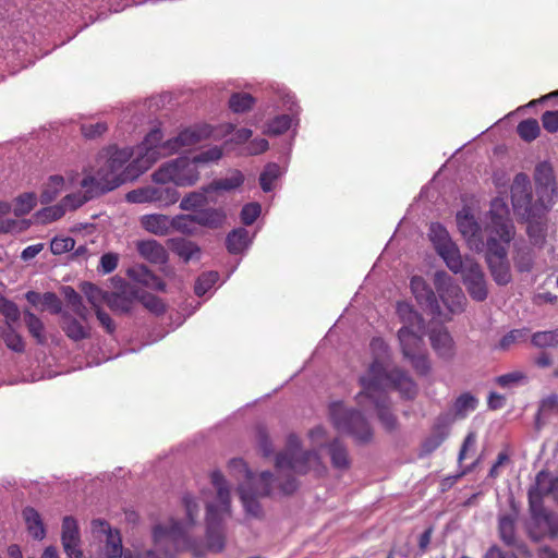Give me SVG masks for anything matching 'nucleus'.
Masks as SVG:
<instances>
[{
    "label": "nucleus",
    "mask_w": 558,
    "mask_h": 558,
    "mask_svg": "<svg viewBox=\"0 0 558 558\" xmlns=\"http://www.w3.org/2000/svg\"><path fill=\"white\" fill-rule=\"evenodd\" d=\"M211 483L217 490L219 505L208 504L206 514L207 544L192 536L199 505L190 495L182 499L186 521L171 519L168 524H157L153 529L155 548L146 553V558H175L174 553L189 551L202 558L206 551L220 553L225 548L223 517L230 512V492L223 474L219 470L211 473Z\"/></svg>",
    "instance_id": "obj_1"
},
{
    "label": "nucleus",
    "mask_w": 558,
    "mask_h": 558,
    "mask_svg": "<svg viewBox=\"0 0 558 558\" xmlns=\"http://www.w3.org/2000/svg\"><path fill=\"white\" fill-rule=\"evenodd\" d=\"M384 379L380 364H373L368 374L360 377L362 390L356 396V401L364 409L368 404L375 407L381 425L387 432L392 433L398 428V421L391 412L387 389H395L390 384H384Z\"/></svg>",
    "instance_id": "obj_2"
},
{
    "label": "nucleus",
    "mask_w": 558,
    "mask_h": 558,
    "mask_svg": "<svg viewBox=\"0 0 558 558\" xmlns=\"http://www.w3.org/2000/svg\"><path fill=\"white\" fill-rule=\"evenodd\" d=\"M131 156L132 153L129 148H114L110 151L107 159L104 160V165L98 167L96 174H94L100 194L111 192L128 180L137 178L149 167L146 165L140 168L138 165L143 160H134L129 163Z\"/></svg>",
    "instance_id": "obj_3"
},
{
    "label": "nucleus",
    "mask_w": 558,
    "mask_h": 558,
    "mask_svg": "<svg viewBox=\"0 0 558 558\" xmlns=\"http://www.w3.org/2000/svg\"><path fill=\"white\" fill-rule=\"evenodd\" d=\"M438 255L456 274L462 275L471 299L484 301L488 295L487 281L481 265L469 256L462 257L459 246H435Z\"/></svg>",
    "instance_id": "obj_4"
},
{
    "label": "nucleus",
    "mask_w": 558,
    "mask_h": 558,
    "mask_svg": "<svg viewBox=\"0 0 558 558\" xmlns=\"http://www.w3.org/2000/svg\"><path fill=\"white\" fill-rule=\"evenodd\" d=\"M369 349L373 354V362L369 364L364 375L368 374L373 364L379 363L384 372V384H390L392 388L399 392L400 397L405 400H414L417 396L418 388L413 378L399 367H393L390 371H387L385 367L384 360L388 357L389 353L387 342L381 337L372 338Z\"/></svg>",
    "instance_id": "obj_5"
},
{
    "label": "nucleus",
    "mask_w": 558,
    "mask_h": 558,
    "mask_svg": "<svg viewBox=\"0 0 558 558\" xmlns=\"http://www.w3.org/2000/svg\"><path fill=\"white\" fill-rule=\"evenodd\" d=\"M276 468L279 471L292 470L298 474H306L314 470L318 474L326 471L319 454L315 450L300 449V439L295 434H290L287 439V448L276 458Z\"/></svg>",
    "instance_id": "obj_6"
},
{
    "label": "nucleus",
    "mask_w": 558,
    "mask_h": 558,
    "mask_svg": "<svg viewBox=\"0 0 558 558\" xmlns=\"http://www.w3.org/2000/svg\"><path fill=\"white\" fill-rule=\"evenodd\" d=\"M329 416L337 432L352 436L359 444L371 441L372 428L360 411L345 408L341 401H335L329 405Z\"/></svg>",
    "instance_id": "obj_7"
},
{
    "label": "nucleus",
    "mask_w": 558,
    "mask_h": 558,
    "mask_svg": "<svg viewBox=\"0 0 558 558\" xmlns=\"http://www.w3.org/2000/svg\"><path fill=\"white\" fill-rule=\"evenodd\" d=\"M486 244H510L515 230L509 217V207L502 199H494L490 204L489 220L485 226Z\"/></svg>",
    "instance_id": "obj_8"
},
{
    "label": "nucleus",
    "mask_w": 558,
    "mask_h": 558,
    "mask_svg": "<svg viewBox=\"0 0 558 558\" xmlns=\"http://www.w3.org/2000/svg\"><path fill=\"white\" fill-rule=\"evenodd\" d=\"M153 179L159 184L172 182L177 186H191L199 179V171L194 157L191 160L187 158H178L160 166L159 169L154 172Z\"/></svg>",
    "instance_id": "obj_9"
},
{
    "label": "nucleus",
    "mask_w": 558,
    "mask_h": 558,
    "mask_svg": "<svg viewBox=\"0 0 558 558\" xmlns=\"http://www.w3.org/2000/svg\"><path fill=\"white\" fill-rule=\"evenodd\" d=\"M397 336L403 357L420 375H426L430 369V364L424 351L423 331L401 327Z\"/></svg>",
    "instance_id": "obj_10"
},
{
    "label": "nucleus",
    "mask_w": 558,
    "mask_h": 558,
    "mask_svg": "<svg viewBox=\"0 0 558 558\" xmlns=\"http://www.w3.org/2000/svg\"><path fill=\"white\" fill-rule=\"evenodd\" d=\"M92 535L100 542L97 558H142L132 553H123L122 539L118 530H112L110 524L100 519L90 522Z\"/></svg>",
    "instance_id": "obj_11"
},
{
    "label": "nucleus",
    "mask_w": 558,
    "mask_h": 558,
    "mask_svg": "<svg viewBox=\"0 0 558 558\" xmlns=\"http://www.w3.org/2000/svg\"><path fill=\"white\" fill-rule=\"evenodd\" d=\"M274 481V474L264 471L258 474L257 482L254 484L239 486L240 498L250 515L254 518H260L263 515V509L258 499L271 495V484Z\"/></svg>",
    "instance_id": "obj_12"
},
{
    "label": "nucleus",
    "mask_w": 558,
    "mask_h": 558,
    "mask_svg": "<svg viewBox=\"0 0 558 558\" xmlns=\"http://www.w3.org/2000/svg\"><path fill=\"white\" fill-rule=\"evenodd\" d=\"M434 286L441 302L452 314L463 311L466 299L461 288L452 282L451 277L446 271L434 274Z\"/></svg>",
    "instance_id": "obj_13"
},
{
    "label": "nucleus",
    "mask_w": 558,
    "mask_h": 558,
    "mask_svg": "<svg viewBox=\"0 0 558 558\" xmlns=\"http://www.w3.org/2000/svg\"><path fill=\"white\" fill-rule=\"evenodd\" d=\"M511 201L513 210L523 219L534 217V205L532 204L531 180L524 172L515 174L511 185Z\"/></svg>",
    "instance_id": "obj_14"
},
{
    "label": "nucleus",
    "mask_w": 558,
    "mask_h": 558,
    "mask_svg": "<svg viewBox=\"0 0 558 558\" xmlns=\"http://www.w3.org/2000/svg\"><path fill=\"white\" fill-rule=\"evenodd\" d=\"M117 291L109 292L107 305L117 314L130 313L138 298V288L126 283L122 279L112 278Z\"/></svg>",
    "instance_id": "obj_15"
},
{
    "label": "nucleus",
    "mask_w": 558,
    "mask_h": 558,
    "mask_svg": "<svg viewBox=\"0 0 558 558\" xmlns=\"http://www.w3.org/2000/svg\"><path fill=\"white\" fill-rule=\"evenodd\" d=\"M536 194L539 206L548 208L553 202L554 194L557 191V181L553 171V166L543 161L535 169Z\"/></svg>",
    "instance_id": "obj_16"
},
{
    "label": "nucleus",
    "mask_w": 558,
    "mask_h": 558,
    "mask_svg": "<svg viewBox=\"0 0 558 558\" xmlns=\"http://www.w3.org/2000/svg\"><path fill=\"white\" fill-rule=\"evenodd\" d=\"M527 495L530 509L541 506L544 497H550L558 502V476H551L547 471L541 470Z\"/></svg>",
    "instance_id": "obj_17"
},
{
    "label": "nucleus",
    "mask_w": 558,
    "mask_h": 558,
    "mask_svg": "<svg viewBox=\"0 0 558 558\" xmlns=\"http://www.w3.org/2000/svg\"><path fill=\"white\" fill-rule=\"evenodd\" d=\"M532 520L527 526L529 535L538 541L544 535H558V519L557 517L544 510L543 506L531 509Z\"/></svg>",
    "instance_id": "obj_18"
},
{
    "label": "nucleus",
    "mask_w": 558,
    "mask_h": 558,
    "mask_svg": "<svg viewBox=\"0 0 558 558\" xmlns=\"http://www.w3.org/2000/svg\"><path fill=\"white\" fill-rule=\"evenodd\" d=\"M486 262L493 279L498 286H506L511 280L510 266L505 246H487Z\"/></svg>",
    "instance_id": "obj_19"
},
{
    "label": "nucleus",
    "mask_w": 558,
    "mask_h": 558,
    "mask_svg": "<svg viewBox=\"0 0 558 558\" xmlns=\"http://www.w3.org/2000/svg\"><path fill=\"white\" fill-rule=\"evenodd\" d=\"M518 519L519 513L517 510L500 514L498 518V535L506 546L518 549L520 554L525 555L529 554L527 546L515 533Z\"/></svg>",
    "instance_id": "obj_20"
},
{
    "label": "nucleus",
    "mask_w": 558,
    "mask_h": 558,
    "mask_svg": "<svg viewBox=\"0 0 558 558\" xmlns=\"http://www.w3.org/2000/svg\"><path fill=\"white\" fill-rule=\"evenodd\" d=\"M211 128L209 125H193L183 129L174 138L167 140L162 147L168 153H177L183 147L194 146L203 140L209 138Z\"/></svg>",
    "instance_id": "obj_21"
},
{
    "label": "nucleus",
    "mask_w": 558,
    "mask_h": 558,
    "mask_svg": "<svg viewBox=\"0 0 558 558\" xmlns=\"http://www.w3.org/2000/svg\"><path fill=\"white\" fill-rule=\"evenodd\" d=\"M428 338L435 354L442 361H452L457 353L454 339L446 327L429 329Z\"/></svg>",
    "instance_id": "obj_22"
},
{
    "label": "nucleus",
    "mask_w": 558,
    "mask_h": 558,
    "mask_svg": "<svg viewBox=\"0 0 558 558\" xmlns=\"http://www.w3.org/2000/svg\"><path fill=\"white\" fill-rule=\"evenodd\" d=\"M81 187L83 192L66 194L65 197L61 199L65 211L66 209L76 210L77 207L83 206L89 199L101 195L99 193V187L96 184V179L95 177H92V174L82 179Z\"/></svg>",
    "instance_id": "obj_23"
},
{
    "label": "nucleus",
    "mask_w": 558,
    "mask_h": 558,
    "mask_svg": "<svg viewBox=\"0 0 558 558\" xmlns=\"http://www.w3.org/2000/svg\"><path fill=\"white\" fill-rule=\"evenodd\" d=\"M61 539L64 553L69 558H82L83 551L77 521L71 515L63 519Z\"/></svg>",
    "instance_id": "obj_24"
},
{
    "label": "nucleus",
    "mask_w": 558,
    "mask_h": 558,
    "mask_svg": "<svg viewBox=\"0 0 558 558\" xmlns=\"http://www.w3.org/2000/svg\"><path fill=\"white\" fill-rule=\"evenodd\" d=\"M410 290H412L414 298H416L422 306L429 310L433 314L440 313L436 294L422 277L414 276L410 279Z\"/></svg>",
    "instance_id": "obj_25"
},
{
    "label": "nucleus",
    "mask_w": 558,
    "mask_h": 558,
    "mask_svg": "<svg viewBox=\"0 0 558 558\" xmlns=\"http://www.w3.org/2000/svg\"><path fill=\"white\" fill-rule=\"evenodd\" d=\"M451 420L448 415H439L432 428V433L422 442V451L429 454L435 451L449 435Z\"/></svg>",
    "instance_id": "obj_26"
},
{
    "label": "nucleus",
    "mask_w": 558,
    "mask_h": 558,
    "mask_svg": "<svg viewBox=\"0 0 558 558\" xmlns=\"http://www.w3.org/2000/svg\"><path fill=\"white\" fill-rule=\"evenodd\" d=\"M326 450L332 469L340 472L350 470L352 459L347 445L341 439L333 438L326 445Z\"/></svg>",
    "instance_id": "obj_27"
},
{
    "label": "nucleus",
    "mask_w": 558,
    "mask_h": 558,
    "mask_svg": "<svg viewBox=\"0 0 558 558\" xmlns=\"http://www.w3.org/2000/svg\"><path fill=\"white\" fill-rule=\"evenodd\" d=\"M458 231L466 240L469 244L471 242L481 241V227L472 215L470 207H463L462 210L456 215Z\"/></svg>",
    "instance_id": "obj_28"
},
{
    "label": "nucleus",
    "mask_w": 558,
    "mask_h": 558,
    "mask_svg": "<svg viewBox=\"0 0 558 558\" xmlns=\"http://www.w3.org/2000/svg\"><path fill=\"white\" fill-rule=\"evenodd\" d=\"M162 132L159 128L153 129L147 136L145 137L143 142V149L145 151L144 157L141 159L143 160L141 165H138L140 168L144 167L143 162L145 161H156L160 156H167L171 153H168L167 148L162 147L166 142L162 141Z\"/></svg>",
    "instance_id": "obj_29"
},
{
    "label": "nucleus",
    "mask_w": 558,
    "mask_h": 558,
    "mask_svg": "<svg viewBox=\"0 0 558 558\" xmlns=\"http://www.w3.org/2000/svg\"><path fill=\"white\" fill-rule=\"evenodd\" d=\"M11 211V204L0 201V234H16L27 231L33 220L9 218Z\"/></svg>",
    "instance_id": "obj_30"
},
{
    "label": "nucleus",
    "mask_w": 558,
    "mask_h": 558,
    "mask_svg": "<svg viewBox=\"0 0 558 558\" xmlns=\"http://www.w3.org/2000/svg\"><path fill=\"white\" fill-rule=\"evenodd\" d=\"M126 275H129L132 280L157 291L165 292L167 288V284L143 264L129 267Z\"/></svg>",
    "instance_id": "obj_31"
},
{
    "label": "nucleus",
    "mask_w": 558,
    "mask_h": 558,
    "mask_svg": "<svg viewBox=\"0 0 558 558\" xmlns=\"http://www.w3.org/2000/svg\"><path fill=\"white\" fill-rule=\"evenodd\" d=\"M396 313L403 324L402 327H410V330H424V318L413 308V306L404 301L397 302Z\"/></svg>",
    "instance_id": "obj_32"
},
{
    "label": "nucleus",
    "mask_w": 558,
    "mask_h": 558,
    "mask_svg": "<svg viewBox=\"0 0 558 558\" xmlns=\"http://www.w3.org/2000/svg\"><path fill=\"white\" fill-rule=\"evenodd\" d=\"M243 182V172L239 170H232L227 178L210 181L207 186H204V193L232 192L234 189L242 186Z\"/></svg>",
    "instance_id": "obj_33"
},
{
    "label": "nucleus",
    "mask_w": 558,
    "mask_h": 558,
    "mask_svg": "<svg viewBox=\"0 0 558 558\" xmlns=\"http://www.w3.org/2000/svg\"><path fill=\"white\" fill-rule=\"evenodd\" d=\"M195 219L198 229L199 227L215 229L223 225L227 216L221 209H216V207H205L204 209L195 211Z\"/></svg>",
    "instance_id": "obj_34"
},
{
    "label": "nucleus",
    "mask_w": 558,
    "mask_h": 558,
    "mask_svg": "<svg viewBox=\"0 0 558 558\" xmlns=\"http://www.w3.org/2000/svg\"><path fill=\"white\" fill-rule=\"evenodd\" d=\"M143 228L155 234H168L172 227V218L163 214H149L141 219Z\"/></svg>",
    "instance_id": "obj_35"
},
{
    "label": "nucleus",
    "mask_w": 558,
    "mask_h": 558,
    "mask_svg": "<svg viewBox=\"0 0 558 558\" xmlns=\"http://www.w3.org/2000/svg\"><path fill=\"white\" fill-rule=\"evenodd\" d=\"M22 517H24L29 535L36 539H43L46 530L40 513L34 507H26L22 510Z\"/></svg>",
    "instance_id": "obj_36"
},
{
    "label": "nucleus",
    "mask_w": 558,
    "mask_h": 558,
    "mask_svg": "<svg viewBox=\"0 0 558 558\" xmlns=\"http://www.w3.org/2000/svg\"><path fill=\"white\" fill-rule=\"evenodd\" d=\"M62 319V329L73 341H81L89 337V328L84 326L69 313H63Z\"/></svg>",
    "instance_id": "obj_37"
},
{
    "label": "nucleus",
    "mask_w": 558,
    "mask_h": 558,
    "mask_svg": "<svg viewBox=\"0 0 558 558\" xmlns=\"http://www.w3.org/2000/svg\"><path fill=\"white\" fill-rule=\"evenodd\" d=\"M22 314H24V325H26L28 332L36 343L40 345L46 344L47 336L41 319L28 308L24 310Z\"/></svg>",
    "instance_id": "obj_38"
},
{
    "label": "nucleus",
    "mask_w": 558,
    "mask_h": 558,
    "mask_svg": "<svg viewBox=\"0 0 558 558\" xmlns=\"http://www.w3.org/2000/svg\"><path fill=\"white\" fill-rule=\"evenodd\" d=\"M78 289L94 310L102 307V304L108 301L109 292L101 290L95 283L84 281Z\"/></svg>",
    "instance_id": "obj_39"
},
{
    "label": "nucleus",
    "mask_w": 558,
    "mask_h": 558,
    "mask_svg": "<svg viewBox=\"0 0 558 558\" xmlns=\"http://www.w3.org/2000/svg\"><path fill=\"white\" fill-rule=\"evenodd\" d=\"M65 181L60 174H53L49 178L47 183L44 184L43 192L40 193V203L50 204L58 197L60 192L63 190Z\"/></svg>",
    "instance_id": "obj_40"
},
{
    "label": "nucleus",
    "mask_w": 558,
    "mask_h": 558,
    "mask_svg": "<svg viewBox=\"0 0 558 558\" xmlns=\"http://www.w3.org/2000/svg\"><path fill=\"white\" fill-rule=\"evenodd\" d=\"M477 399L469 392L459 396L452 405L454 418L463 420L468 416L469 412L474 411L477 407Z\"/></svg>",
    "instance_id": "obj_41"
},
{
    "label": "nucleus",
    "mask_w": 558,
    "mask_h": 558,
    "mask_svg": "<svg viewBox=\"0 0 558 558\" xmlns=\"http://www.w3.org/2000/svg\"><path fill=\"white\" fill-rule=\"evenodd\" d=\"M63 294L74 314H76L83 322H86L89 312L83 304L82 296L70 286L63 288Z\"/></svg>",
    "instance_id": "obj_42"
},
{
    "label": "nucleus",
    "mask_w": 558,
    "mask_h": 558,
    "mask_svg": "<svg viewBox=\"0 0 558 558\" xmlns=\"http://www.w3.org/2000/svg\"><path fill=\"white\" fill-rule=\"evenodd\" d=\"M178 232L187 235H194L198 233V227L195 219V213L182 214L172 218V227Z\"/></svg>",
    "instance_id": "obj_43"
},
{
    "label": "nucleus",
    "mask_w": 558,
    "mask_h": 558,
    "mask_svg": "<svg viewBox=\"0 0 558 558\" xmlns=\"http://www.w3.org/2000/svg\"><path fill=\"white\" fill-rule=\"evenodd\" d=\"M37 205V196L35 193H22L14 199L13 211L15 219H23L26 215L35 209Z\"/></svg>",
    "instance_id": "obj_44"
},
{
    "label": "nucleus",
    "mask_w": 558,
    "mask_h": 558,
    "mask_svg": "<svg viewBox=\"0 0 558 558\" xmlns=\"http://www.w3.org/2000/svg\"><path fill=\"white\" fill-rule=\"evenodd\" d=\"M531 343L537 349L558 348V329L533 332L531 336Z\"/></svg>",
    "instance_id": "obj_45"
},
{
    "label": "nucleus",
    "mask_w": 558,
    "mask_h": 558,
    "mask_svg": "<svg viewBox=\"0 0 558 558\" xmlns=\"http://www.w3.org/2000/svg\"><path fill=\"white\" fill-rule=\"evenodd\" d=\"M530 329H511L509 332H506L499 340L497 349L501 351L509 350L512 345L523 343L529 338Z\"/></svg>",
    "instance_id": "obj_46"
},
{
    "label": "nucleus",
    "mask_w": 558,
    "mask_h": 558,
    "mask_svg": "<svg viewBox=\"0 0 558 558\" xmlns=\"http://www.w3.org/2000/svg\"><path fill=\"white\" fill-rule=\"evenodd\" d=\"M281 175V168L277 163H268L259 174V185L264 192H271L277 179Z\"/></svg>",
    "instance_id": "obj_47"
},
{
    "label": "nucleus",
    "mask_w": 558,
    "mask_h": 558,
    "mask_svg": "<svg viewBox=\"0 0 558 558\" xmlns=\"http://www.w3.org/2000/svg\"><path fill=\"white\" fill-rule=\"evenodd\" d=\"M255 99L250 93H234L229 99V107L232 112H248L253 108Z\"/></svg>",
    "instance_id": "obj_48"
},
{
    "label": "nucleus",
    "mask_w": 558,
    "mask_h": 558,
    "mask_svg": "<svg viewBox=\"0 0 558 558\" xmlns=\"http://www.w3.org/2000/svg\"><path fill=\"white\" fill-rule=\"evenodd\" d=\"M219 280V274L215 270L203 272L194 283V294L203 298Z\"/></svg>",
    "instance_id": "obj_49"
},
{
    "label": "nucleus",
    "mask_w": 558,
    "mask_h": 558,
    "mask_svg": "<svg viewBox=\"0 0 558 558\" xmlns=\"http://www.w3.org/2000/svg\"><path fill=\"white\" fill-rule=\"evenodd\" d=\"M137 301H140L145 308L155 315H161L167 312V305L165 304V301L159 296H155V294L141 292L138 289Z\"/></svg>",
    "instance_id": "obj_50"
},
{
    "label": "nucleus",
    "mask_w": 558,
    "mask_h": 558,
    "mask_svg": "<svg viewBox=\"0 0 558 558\" xmlns=\"http://www.w3.org/2000/svg\"><path fill=\"white\" fill-rule=\"evenodd\" d=\"M547 414H558V393H551L539 400L535 415V424L537 427H539L541 416Z\"/></svg>",
    "instance_id": "obj_51"
},
{
    "label": "nucleus",
    "mask_w": 558,
    "mask_h": 558,
    "mask_svg": "<svg viewBox=\"0 0 558 558\" xmlns=\"http://www.w3.org/2000/svg\"><path fill=\"white\" fill-rule=\"evenodd\" d=\"M228 468L231 474L235 476L242 475L244 477L245 481L241 485H248L257 482L258 475H254L242 459L230 460Z\"/></svg>",
    "instance_id": "obj_52"
},
{
    "label": "nucleus",
    "mask_w": 558,
    "mask_h": 558,
    "mask_svg": "<svg viewBox=\"0 0 558 558\" xmlns=\"http://www.w3.org/2000/svg\"><path fill=\"white\" fill-rule=\"evenodd\" d=\"M517 132L520 138L531 142L538 137L541 133V126L536 119H525L519 122Z\"/></svg>",
    "instance_id": "obj_53"
},
{
    "label": "nucleus",
    "mask_w": 558,
    "mask_h": 558,
    "mask_svg": "<svg viewBox=\"0 0 558 558\" xmlns=\"http://www.w3.org/2000/svg\"><path fill=\"white\" fill-rule=\"evenodd\" d=\"M428 238L430 243L435 245L453 244L448 230L439 221H433L429 225Z\"/></svg>",
    "instance_id": "obj_54"
},
{
    "label": "nucleus",
    "mask_w": 558,
    "mask_h": 558,
    "mask_svg": "<svg viewBox=\"0 0 558 558\" xmlns=\"http://www.w3.org/2000/svg\"><path fill=\"white\" fill-rule=\"evenodd\" d=\"M64 214L65 210L61 201L59 205L44 207V209L37 211L33 218L35 222L46 225V222L54 221L57 219L62 218Z\"/></svg>",
    "instance_id": "obj_55"
},
{
    "label": "nucleus",
    "mask_w": 558,
    "mask_h": 558,
    "mask_svg": "<svg viewBox=\"0 0 558 558\" xmlns=\"http://www.w3.org/2000/svg\"><path fill=\"white\" fill-rule=\"evenodd\" d=\"M180 198V194L174 186H155V202L159 205H173Z\"/></svg>",
    "instance_id": "obj_56"
},
{
    "label": "nucleus",
    "mask_w": 558,
    "mask_h": 558,
    "mask_svg": "<svg viewBox=\"0 0 558 558\" xmlns=\"http://www.w3.org/2000/svg\"><path fill=\"white\" fill-rule=\"evenodd\" d=\"M514 266L520 271H530L533 266L532 246H517L514 251Z\"/></svg>",
    "instance_id": "obj_57"
},
{
    "label": "nucleus",
    "mask_w": 558,
    "mask_h": 558,
    "mask_svg": "<svg viewBox=\"0 0 558 558\" xmlns=\"http://www.w3.org/2000/svg\"><path fill=\"white\" fill-rule=\"evenodd\" d=\"M2 338L11 351L15 353H24L25 352V340L22 336L14 330L13 327H7V329L2 332Z\"/></svg>",
    "instance_id": "obj_58"
},
{
    "label": "nucleus",
    "mask_w": 558,
    "mask_h": 558,
    "mask_svg": "<svg viewBox=\"0 0 558 558\" xmlns=\"http://www.w3.org/2000/svg\"><path fill=\"white\" fill-rule=\"evenodd\" d=\"M97 231V227L95 225H80L74 226L72 229V232L76 234V238H65L61 239L64 244H76V241H81L80 234H87L90 235V239L85 240V244H95L97 241V238L94 236L95 232Z\"/></svg>",
    "instance_id": "obj_59"
},
{
    "label": "nucleus",
    "mask_w": 558,
    "mask_h": 558,
    "mask_svg": "<svg viewBox=\"0 0 558 558\" xmlns=\"http://www.w3.org/2000/svg\"><path fill=\"white\" fill-rule=\"evenodd\" d=\"M207 204V198L205 193L199 192H191L185 197L182 198L180 203V207L184 211H197L199 207H203Z\"/></svg>",
    "instance_id": "obj_60"
},
{
    "label": "nucleus",
    "mask_w": 558,
    "mask_h": 558,
    "mask_svg": "<svg viewBox=\"0 0 558 558\" xmlns=\"http://www.w3.org/2000/svg\"><path fill=\"white\" fill-rule=\"evenodd\" d=\"M155 186H144L138 190L126 193V201L132 204H145V202H155Z\"/></svg>",
    "instance_id": "obj_61"
},
{
    "label": "nucleus",
    "mask_w": 558,
    "mask_h": 558,
    "mask_svg": "<svg viewBox=\"0 0 558 558\" xmlns=\"http://www.w3.org/2000/svg\"><path fill=\"white\" fill-rule=\"evenodd\" d=\"M108 125L105 121L97 122H83L81 125V133L87 140H95L105 134Z\"/></svg>",
    "instance_id": "obj_62"
},
{
    "label": "nucleus",
    "mask_w": 558,
    "mask_h": 558,
    "mask_svg": "<svg viewBox=\"0 0 558 558\" xmlns=\"http://www.w3.org/2000/svg\"><path fill=\"white\" fill-rule=\"evenodd\" d=\"M0 313L5 318L7 327H13L12 325L16 323L20 318V311L17 305L7 298L4 299V301H2V304L0 305Z\"/></svg>",
    "instance_id": "obj_63"
},
{
    "label": "nucleus",
    "mask_w": 558,
    "mask_h": 558,
    "mask_svg": "<svg viewBox=\"0 0 558 558\" xmlns=\"http://www.w3.org/2000/svg\"><path fill=\"white\" fill-rule=\"evenodd\" d=\"M252 240L250 231L243 227L236 228L227 235L228 245H247L251 244Z\"/></svg>",
    "instance_id": "obj_64"
}]
</instances>
